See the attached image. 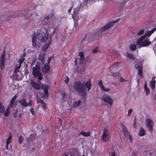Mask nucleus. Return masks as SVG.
<instances>
[{
    "label": "nucleus",
    "mask_w": 156,
    "mask_h": 156,
    "mask_svg": "<svg viewBox=\"0 0 156 156\" xmlns=\"http://www.w3.org/2000/svg\"><path fill=\"white\" fill-rule=\"evenodd\" d=\"M91 83L90 80H89L86 83H83L80 81H75L74 83L73 87L76 92L84 97L87 95V91L86 88L89 91L91 88Z\"/></svg>",
    "instance_id": "nucleus-1"
},
{
    "label": "nucleus",
    "mask_w": 156,
    "mask_h": 156,
    "mask_svg": "<svg viewBox=\"0 0 156 156\" xmlns=\"http://www.w3.org/2000/svg\"><path fill=\"white\" fill-rule=\"evenodd\" d=\"M45 32L39 30L37 31L36 37L37 38L42 42H45L49 38L48 32L45 30Z\"/></svg>",
    "instance_id": "nucleus-2"
},
{
    "label": "nucleus",
    "mask_w": 156,
    "mask_h": 156,
    "mask_svg": "<svg viewBox=\"0 0 156 156\" xmlns=\"http://www.w3.org/2000/svg\"><path fill=\"white\" fill-rule=\"evenodd\" d=\"M119 20H115L112 22H110L108 23L107 25L101 27L100 30L98 32H96V35H97L99 36H100L104 34V32L107 31L111 27L114 25V23L117 22Z\"/></svg>",
    "instance_id": "nucleus-3"
},
{
    "label": "nucleus",
    "mask_w": 156,
    "mask_h": 156,
    "mask_svg": "<svg viewBox=\"0 0 156 156\" xmlns=\"http://www.w3.org/2000/svg\"><path fill=\"white\" fill-rule=\"evenodd\" d=\"M119 20H115L112 22H110L108 23L107 25L101 27L100 30L98 32H96V35H97L99 36H100L104 34V32L107 31L111 27L114 25V23L117 22Z\"/></svg>",
    "instance_id": "nucleus-4"
},
{
    "label": "nucleus",
    "mask_w": 156,
    "mask_h": 156,
    "mask_svg": "<svg viewBox=\"0 0 156 156\" xmlns=\"http://www.w3.org/2000/svg\"><path fill=\"white\" fill-rule=\"evenodd\" d=\"M144 36H142L139 38L136 41V45H139L138 48H140L141 47L147 46L151 43V41H149L148 38H146Z\"/></svg>",
    "instance_id": "nucleus-5"
},
{
    "label": "nucleus",
    "mask_w": 156,
    "mask_h": 156,
    "mask_svg": "<svg viewBox=\"0 0 156 156\" xmlns=\"http://www.w3.org/2000/svg\"><path fill=\"white\" fill-rule=\"evenodd\" d=\"M32 74L35 77H37L39 80H42V74L40 71V63L38 62L36 63L35 67H33Z\"/></svg>",
    "instance_id": "nucleus-6"
},
{
    "label": "nucleus",
    "mask_w": 156,
    "mask_h": 156,
    "mask_svg": "<svg viewBox=\"0 0 156 156\" xmlns=\"http://www.w3.org/2000/svg\"><path fill=\"white\" fill-rule=\"evenodd\" d=\"M109 137V134L108 129L106 128H105L103 130L101 139L104 142H106L108 140Z\"/></svg>",
    "instance_id": "nucleus-7"
},
{
    "label": "nucleus",
    "mask_w": 156,
    "mask_h": 156,
    "mask_svg": "<svg viewBox=\"0 0 156 156\" xmlns=\"http://www.w3.org/2000/svg\"><path fill=\"white\" fill-rule=\"evenodd\" d=\"M145 121L147 127L150 132L152 133L154 126L153 121L150 118L146 119Z\"/></svg>",
    "instance_id": "nucleus-8"
},
{
    "label": "nucleus",
    "mask_w": 156,
    "mask_h": 156,
    "mask_svg": "<svg viewBox=\"0 0 156 156\" xmlns=\"http://www.w3.org/2000/svg\"><path fill=\"white\" fill-rule=\"evenodd\" d=\"M103 100L105 102H107L110 105H112L113 100L107 94H104L101 99Z\"/></svg>",
    "instance_id": "nucleus-9"
},
{
    "label": "nucleus",
    "mask_w": 156,
    "mask_h": 156,
    "mask_svg": "<svg viewBox=\"0 0 156 156\" xmlns=\"http://www.w3.org/2000/svg\"><path fill=\"white\" fill-rule=\"evenodd\" d=\"M50 88V86L49 85H47L44 83L42 84L41 85L42 89L43 90L44 93L46 96L47 98H48L49 96L48 90Z\"/></svg>",
    "instance_id": "nucleus-10"
},
{
    "label": "nucleus",
    "mask_w": 156,
    "mask_h": 156,
    "mask_svg": "<svg viewBox=\"0 0 156 156\" xmlns=\"http://www.w3.org/2000/svg\"><path fill=\"white\" fill-rule=\"evenodd\" d=\"M30 84L32 87L35 89L39 90L41 87L40 85L41 83L40 81L37 83L31 80Z\"/></svg>",
    "instance_id": "nucleus-11"
},
{
    "label": "nucleus",
    "mask_w": 156,
    "mask_h": 156,
    "mask_svg": "<svg viewBox=\"0 0 156 156\" xmlns=\"http://www.w3.org/2000/svg\"><path fill=\"white\" fill-rule=\"evenodd\" d=\"M5 52L4 51L1 57L0 67L1 69H3L5 67Z\"/></svg>",
    "instance_id": "nucleus-12"
},
{
    "label": "nucleus",
    "mask_w": 156,
    "mask_h": 156,
    "mask_svg": "<svg viewBox=\"0 0 156 156\" xmlns=\"http://www.w3.org/2000/svg\"><path fill=\"white\" fill-rule=\"evenodd\" d=\"M50 67L49 64H45L42 68V71L44 73H47L49 72Z\"/></svg>",
    "instance_id": "nucleus-13"
},
{
    "label": "nucleus",
    "mask_w": 156,
    "mask_h": 156,
    "mask_svg": "<svg viewBox=\"0 0 156 156\" xmlns=\"http://www.w3.org/2000/svg\"><path fill=\"white\" fill-rule=\"evenodd\" d=\"M45 58V53L44 52H41L40 54L39 55L38 57V59L39 60H40L42 64H44V62L45 59L44 58Z\"/></svg>",
    "instance_id": "nucleus-14"
},
{
    "label": "nucleus",
    "mask_w": 156,
    "mask_h": 156,
    "mask_svg": "<svg viewBox=\"0 0 156 156\" xmlns=\"http://www.w3.org/2000/svg\"><path fill=\"white\" fill-rule=\"evenodd\" d=\"M121 127L122 128V131L124 133V135L126 136H128L130 134V133L128 131L126 127L122 124H121Z\"/></svg>",
    "instance_id": "nucleus-15"
},
{
    "label": "nucleus",
    "mask_w": 156,
    "mask_h": 156,
    "mask_svg": "<svg viewBox=\"0 0 156 156\" xmlns=\"http://www.w3.org/2000/svg\"><path fill=\"white\" fill-rule=\"evenodd\" d=\"M51 40L50 38L49 39H48L47 43L43 45L42 47V49L44 51H45L47 50L51 43Z\"/></svg>",
    "instance_id": "nucleus-16"
},
{
    "label": "nucleus",
    "mask_w": 156,
    "mask_h": 156,
    "mask_svg": "<svg viewBox=\"0 0 156 156\" xmlns=\"http://www.w3.org/2000/svg\"><path fill=\"white\" fill-rule=\"evenodd\" d=\"M135 67L136 69H138V74L141 76L143 74V69L142 67L139 65L136 64Z\"/></svg>",
    "instance_id": "nucleus-17"
},
{
    "label": "nucleus",
    "mask_w": 156,
    "mask_h": 156,
    "mask_svg": "<svg viewBox=\"0 0 156 156\" xmlns=\"http://www.w3.org/2000/svg\"><path fill=\"white\" fill-rule=\"evenodd\" d=\"M119 63L118 62H115L114 63L113 65L111 66L110 68V72H111L112 70L111 69V68L112 70H116L118 69L119 67Z\"/></svg>",
    "instance_id": "nucleus-18"
},
{
    "label": "nucleus",
    "mask_w": 156,
    "mask_h": 156,
    "mask_svg": "<svg viewBox=\"0 0 156 156\" xmlns=\"http://www.w3.org/2000/svg\"><path fill=\"white\" fill-rule=\"evenodd\" d=\"M155 30H156V28H153L150 31H147L143 36H144L145 37L147 36L150 37Z\"/></svg>",
    "instance_id": "nucleus-19"
},
{
    "label": "nucleus",
    "mask_w": 156,
    "mask_h": 156,
    "mask_svg": "<svg viewBox=\"0 0 156 156\" xmlns=\"http://www.w3.org/2000/svg\"><path fill=\"white\" fill-rule=\"evenodd\" d=\"M19 102L24 107H27V101L25 99H22L19 101Z\"/></svg>",
    "instance_id": "nucleus-20"
},
{
    "label": "nucleus",
    "mask_w": 156,
    "mask_h": 156,
    "mask_svg": "<svg viewBox=\"0 0 156 156\" xmlns=\"http://www.w3.org/2000/svg\"><path fill=\"white\" fill-rule=\"evenodd\" d=\"M79 56L80 57V63L81 64L82 63V62L83 61L84 56L83 52H80L79 54Z\"/></svg>",
    "instance_id": "nucleus-21"
},
{
    "label": "nucleus",
    "mask_w": 156,
    "mask_h": 156,
    "mask_svg": "<svg viewBox=\"0 0 156 156\" xmlns=\"http://www.w3.org/2000/svg\"><path fill=\"white\" fill-rule=\"evenodd\" d=\"M80 134H82L83 136L87 137L90 136L91 133L90 131L86 132L83 131H82L81 132Z\"/></svg>",
    "instance_id": "nucleus-22"
},
{
    "label": "nucleus",
    "mask_w": 156,
    "mask_h": 156,
    "mask_svg": "<svg viewBox=\"0 0 156 156\" xmlns=\"http://www.w3.org/2000/svg\"><path fill=\"white\" fill-rule=\"evenodd\" d=\"M72 17L75 21H77L79 19V14L73 13V14L72 15Z\"/></svg>",
    "instance_id": "nucleus-23"
},
{
    "label": "nucleus",
    "mask_w": 156,
    "mask_h": 156,
    "mask_svg": "<svg viewBox=\"0 0 156 156\" xmlns=\"http://www.w3.org/2000/svg\"><path fill=\"white\" fill-rule=\"evenodd\" d=\"M156 81L155 80H152L150 81V86L152 89H154L155 87V83Z\"/></svg>",
    "instance_id": "nucleus-24"
},
{
    "label": "nucleus",
    "mask_w": 156,
    "mask_h": 156,
    "mask_svg": "<svg viewBox=\"0 0 156 156\" xmlns=\"http://www.w3.org/2000/svg\"><path fill=\"white\" fill-rule=\"evenodd\" d=\"M145 133V130L143 129L142 127H141L139 133V135L140 136H144Z\"/></svg>",
    "instance_id": "nucleus-25"
},
{
    "label": "nucleus",
    "mask_w": 156,
    "mask_h": 156,
    "mask_svg": "<svg viewBox=\"0 0 156 156\" xmlns=\"http://www.w3.org/2000/svg\"><path fill=\"white\" fill-rule=\"evenodd\" d=\"M34 139V137L32 135H30L27 138V141L28 142H30L32 141Z\"/></svg>",
    "instance_id": "nucleus-26"
},
{
    "label": "nucleus",
    "mask_w": 156,
    "mask_h": 156,
    "mask_svg": "<svg viewBox=\"0 0 156 156\" xmlns=\"http://www.w3.org/2000/svg\"><path fill=\"white\" fill-rule=\"evenodd\" d=\"M17 96L16 95H15L11 99L10 102V105L11 106H12L13 105L14 102Z\"/></svg>",
    "instance_id": "nucleus-27"
},
{
    "label": "nucleus",
    "mask_w": 156,
    "mask_h": 156,
    "mask_svg": "<svg viewBox=\"0 0 156 156\" xmlns=\"http://www.w3.org/2000/svg\"><path fill=\"white\" fill-rule=\"evenodd\" d=\"M112 75L113 76L114 78H118L120 76L119 73L117 72L114 73H112Z\"/></svg>",
    "instance_id": "nucleus-28"
},
{
    "label": "nucleus",
    "mask_w": 156,
    "mask_h": 156,
    "mask_svg": "<svg viewBox=\"0 0 156 156\" xmlns=\"http://www.w3.org/2000/svg\"><path fill=\"white\" fill-rule=\"evenodd\" d=\"M81 103L80 100H79L78 101H75L73 104V106L74 107H77L80 105Z\"/></svg>",
    "instance_id": "nucleus-29"
},
{
    "label": "nucleus",
    "mask_w": 156,
    "mask_h": 156,
    "mask_svg": "<svg viewBox=\"0 0 156 156\" xmlns=\"http://www.w3.org/2000/svg\"><path fill=\"white\" fill-rule=\"evenodd\" d=\"M10 108H8L5 111V112L4 115L5 116H7L10 113Z\"/></svg>",
    "instance_id": "nucleus-30"
},
{
    "label": "nucleus",
    "mask_w": 156,
    "mask_h": 156,
    "mask_svg": "<svg viewBox=\"0 0 156 156\" xmlns=\"http://www.w3.org/2000/svg\"><path fill=\"white\" fill-rule=\"evenodd\" d=\"M136 48V45L135 44H132L130 45V49L131 50L135 51Z\"/></svg>",
    "instance_id": "nucleus-31"
},
{
    "label": "nucleus",
    "mask_w": 156,
    "mask_h": 156,
    "mask_svg": "<svg viewBox=\"0 0 156 156\" xmlns=\"http://www.w3.org/2000/svg\"><path fill=\"white\" fill-rule=\"evenodd\" d=\"M5 108L2 105V103L0 102V112L3 113L5 111Z\"/></svg>",
    "instance_id": "nucleus-32"
},
{
    "label": "nucleus",
    "mask_w": 156,
    "mask_h": 156,
    "mask_svg": "<svg viewBox=\"0 0 156 156\" xmlns=\"http://www.w3.org/2000/svg\"><path fill=\"white\" fill-rule=\"evenodd\" d=\"M127 56L128 58L132 60H134L135 59V58L134 57L133 55V54H127Z\"/></svg>",
    "instance_id": "nucleus-33"
},
{
    "label": "nucleus",
    "mask_w": 156,
    "mask_h": 156,
    "mask_svg": "<svg viewBox=\"0 0 156 156\" xmlns=\"http://www.w3.org/2000/svg\"><path fill=\"white\" fill-rule=\"evenodd\" d=\"M98 84L101 89L102 88H104V86L102 83V82L101 80H100L98 81Z\"/></svg>",
    "instance_id": "nucleus-34"
},
{
    "label": "nucleus",
    "mask_w": 156,
    "mask_h": 156,
    "mask_svg": "<svg viewBox=\"0 0 156 156\" xmlns=\"http://www.w3.org/2000/svg\"><path fill=\"white\" fill-rule=\"evenodd\" d=\"M32 44L34 46H35L36 45V39L35 37H32Z\"/></svg>",
    "instance_id": "nucleus-35"
},
{
    "label": "nucleus",
    "mask_w": 156,
    "mask_h": 156,
    "mask_svg": "<svg viewBox=\"0 0 156 156\" xmlns=\"http://www.w3.org/2000/svg\"><path fill=\"white\" fill-rule=\"evenodd\" d=\"M37 103H41L42 104L44 101L40 99L38 97H37Z\"/></svg>",
    "instance_id": "nucleus-36"
},
{
    "label": "nucleus",
    "mask_w": 156,
    "mask_h": 156,
    "mask_svg": "<svg viewBox=\"0 0 156 156\" xmlns=\"http://www.w3.org/2000/svg\"><path fill=\"white\" fill-rule=\"evenodd\" d=\"M18 140L19 144H21L23 143V138L22 137V136H20L18 138Z\"/></svg>",
    "instance_id": "nucleus-37"
},
{
    "label": "nucleus",
    "mask_w": 156,
    "mask_h": 156,
    "mask_svg": "<svg viewBox=\"0 0 156 156\" xmlns=\"http://www.w3.org/2000/svg\"><path fill=\"white\" fill-rule=\"evenodd\" d=\"M80 8V7L78 8V7H77L76 8H75L74 10L73 13L79 14L78 12L80 11V10H79Z\"/></svg>",
    "instance_id": "nucleus-38"
},
{
    "label": "nucleus",
    "mask_w": 156,
    "mask_h": 156,
    "mask_svg": "<svg viewBox=\"0 0 156 156\" xmlns=\"http://www.w3.org/2000/svg\"><path fill=\"white\" fill-rule=\"evenodd\" d=\"M40 97L42 98H46V96L45 94L42 93H41L39 94Z\"/></svg>",
    "instance_id": "nucleus-39"
},
{
    "label": "nucleus",
    "mask_w": 156,
    "mask_h": 156,
    "mask_svg": "<svg viewBox=\"0 0 156 156\" xmlns=\"http://www.w3.org/2000/svg\"><path fill=\"white\" fill-rule=\"evenodd\" d=\"M145 90L146 92V95L147 96L150 93V90L149 88H146V89H144Z\"/></svg>",
    "instance_id": "nucleus-40"
},
{
    "label": "nucleus",
    "mask_w": 156,
    "mask_h": 156,
    "mask_svg": "<svg viewBox=\"0 0 156 156\" xmlns=\"http://www.w3.org/2000/svg\"><path fill=\"white\" fill-rule=\"evenodd\" d=\"M25 58H20L18 60V62L21 65V63L23 62Z\"/></svg>",
    "instance_id": "nucleus-41"
},
{
    "label": "nucleus",
    "mask_w": 156,
    "mask_h": 156,
    "mask_svg": "<svg viewBox=\"0 0 156 156\" xmlns=\"http://www.w3.org/2000/svg\"><path fill=\"white\" fill-rule=\"evenodd\" d=\"M101 90L103 91H105V92H109L110 90V89L105 88L104 86V88H102L101 89Z\"/></svg>",
    "instance_id": "nucleus-42"
},
{
    "label": "nucleus",
    "mask_w": 156,
    "mask_h": 156,
    "mask_svg": "<svg viewBox=\"0 0 156 156\" xmlns=\"http://www.w3.org/2000/svg\"><path fill=\"white\" fill-rule=\"evenodd\" d=\"M55 30H56L55 29H54V30L53 31V32H52V34H50L49 37L48 39H49L51 38V40L52 37L53 35L54 34H55Z\"/></svg>",
    "instance_id": "nucleus-43"
},
{
    "label": "nucleus",
    "mask_w": 156,
    "mask_h": 156,
    "mask_svg": "<svg viewBox=\"0 0 156 156\" xmlns=\"http://www.w3.org/2000/svg\"><path fill=\"white\" fill-rule=\"evenodd\" d=\"M98 48L97 47L92 50V52L94 53H95L98 52Z\"/></svg>",
    "instance_id": "nucleus-44"
},
{
    "label": "nucleus",
    "mask_w": 156,
    "mask_h": 156,
    "mask_svg": "<svg viewBox=\"0 0 156 156\" xmlns=\"http://www.w3.org/2000/svg\"><path fill=\"white\" fill-rule=\"evenodd\" d=\"M144 32V31L143 30H142L139 31L137 33V35H141Z\"/></svg>",
    "instance_id": "nucleus-45"
},
{
    "label": "nucleus",
    "mask_w": 156,
    "mask_h": 156,
    "mask_svg": "<svg viewBox=\"0 0 156 156\" xmlns=\"http://www.w3.org/2000/svg\"><path fill=\"white\" fill-rule=\"evenodd\" d=\"M61 94L62 95L63 99H64L65 100V92H64V91H62L61 92Z\"/></svg>",
    "instance_id": "nucleus-46"
},
{
    "label": "nucleus",
    "mask_w": 156,
    "mask_h": 156,
    "mask_svg": "<svg viewBox=\"0 0 156 156\" xmlns=\"http://www.w3.org/2000/svg\"><path fill=\"white\" fill-rule=\"evenodd\" d=\"M27 107L28 106H31L32 105V100H30L29 102L28 103L27 102Z\"/></svg>",
    "instance_id": "nucleus-47"
},
{
    "label": "nucleus",
    "mask_w": 156,
    "mask_h": 156,
    "mask_svg": "<svg viewBox=\"0 0 156 156\" xmlns=\"http://www.w3.org/2000/svg\"><path fill=\"white\" fill-rule=\"evenodd\" d=\"M42 107L44 109H45L47 107L46 104L44 102H43V103L42 104Z\"/></svg>",
    "instance_id": "nucleus-48"
},
{
    "label": "nucleus",
    "mask_w": 156,
    "mask_h": 156,
    "mask_svg": "<svg viewBox=\"0 0 156 156\" xmlns=\"http://www.w3.org/2000/svg\"><path fill=\"white\" fill-rule=\"evenodd\" d=\"M119 81L120 82H126L127 80H125L122 77H121L119 79Z\"/></svg>",
    "instance_id": "nucleus-49"
},
{
    "label": "nucleus",
    "mask_w": 156,
    "mask_h": 156,
    "mask_svg": "<svg viewBox=\"0 0 156 156\" xmlns=\"http://www.w3.org/2000/svg\"><path fill=\"white\" fill-rule=\"evenodd\" d=\"M24 67H25V73H26V71H27V73H28V69H27V68L28 67V65L27 64H24Z\"/></svg>",
    "instance_id": "nucleus-50"
},
{
    "label": "nucleus",
    "mask_w": 156,
    "mask_h": 156,
    "mask_svg": "<svg viewBox=\"0 0 156 156\" xmlns=\"http://www.w3.org/2000/svg\"><path fill=\"white\" fill-rule=\"evenodd\" d=\"M30 111L31 114L33 115H34L35 114L34 110L33 108H32L30 109Z\"/></svg>",
    "instance_id": "nucleus-51"
},
{
    "label": "nucleus",
    "mask_w": 156,
    "mask_h": 156,
    "mask_svg": "<svg viewBox=\"0 0 156 156\" xmlns=\"http://www.w3.org/2000/svg\"><path fill=\"white\" fill-rule=\"evenodd\" d=\"M52 16V15H48V16H45L44 17V18L47 20H48L50 19Z\"/></svg>",
    "instance_id": "nucleus-52"
},
{
    "label": "nucleus",
    "mask_w": 156,
    "mask_h": 156,
    "mask_svg": "<svg viewBox=\"0 0 156 156\" xmlns=\"http://www.w3.org/2000/svg\"><path fill=\"white\" fill-rule=\"evenodd\" d=\"M11 142V140L7 139L6 143L7 144H9Z\"/></svg>",
    "instance_id": "nucleus-53"
},
{
    "label": "nucleus",
    "mask_w": 156,
    "mask_h": 156,
    "mask_svg": "<svg viewBox=\"0 0 156 156\" xmlns=\"http://www.w3.org/2000/svg\"><path fill=\"white\" fill-rule=\"evenodd\" d=\"M132 111V109H130L129 110L128 112V115L129 116H130V114L131 113Z\"/></svg>",
    "instance_id": "nucleus-54"
},
{
    "label": "nucleus",
    "mask_w": 156,
    "mask_h": 156,
    "mask_svg": "<svg viewBox=\"0 0 156 156\" xmlns=\"http://www.w3.org/2000/svg\"><path fill=\"white\" fill-rule=\"evenodd\" d=\"M51 61V57L49 58L47 60L48 63H47L48 64H49V63Z\"/></svg>",
    "instance_id": "nucleus-55"
},
{
    "label": "nucleus",
    "mask_w": 156,
    "mask_h": 156,
    "mask_svg": "<svg viewBox=\"0 0 156 156\" xmlns=\"http://www.w3.org/2000/svg\"><path fill=\"white\" fill-rule=\"evenodd\" d=\"M68 80H69L68 77H67L66 78V79L65 80V82L66 83H68Z\"/></svg>",
    "instance_id": "nucleus-56"
},
{
    "label": "nucleus",
    "mask_w": 156,
    "mask_h": 156,
    "mask_svg": "<svg viewBox=\"0 0 156 156\" xmlns=\"http://www.w3.org/2000/svg\"><path fill=\"white\" fill-rule=\"evenodd\" d=\"M111 156H116L115 153V151H113L112 152L111 154Z\"/></svg>",
    "instance_id": "nucleus-57"
},
{
    "label": "nucleus",
    "mask_w": 156,
    "mask_h": 156,
    "mask_svg": "<svg viewBox=\"0 0 156 156\" xmlns=\"http://www.w3.org/2000/svg\"><path fill=\"white\" fill-rule=\"evenodd\" d=\"M18 72H19V71L18 70V69H16V68H15L14 69V72L15 73V74L16 73Z\"/></svg>",
    "instance_id": "nucleus-58"
},
{
    "label": "nucleus",
    "mask_w": 156,
    "mask_h": 156,
    "mask_svg": "<svg viewBox=\"0 0 156 156\" xmlns=\"http://www.w3.org/2000/svg\"><path fill=\"white\" fill-rule=\"evenodd\" d=\"M148 87H147V84L146 83V82H145V85H144V89H146V88H148Z\"/></svg>",
    "instance_id": "nucleus-59"
},
{
    "label": "nucleus",
    "mask_w": 156,
    "mask_h": 156,
    "mask_svg": "<svg viewBox=\"0 0 156 156\" xmlns=\"http://www.w3.org/2000/svg\"><path fill=\"white\" fill-rule=\"evenodd\" d=\"M129 136V139L130 140V141L131 142L132 141V137L131 136L130 134L128 135Z\"/></svg>",
    "instance_id": "nucleus-60"
},
{
    "label": "nucleus",
    "mask_w": 156,
    "mask_h": 156,
    "mask_svg": "<svg viewBox=\"0 0 156 156\" xmlns=\"http://www.w3.org/2000/svg\"><path fill=\"white\" fill-rule=\"evenodd\" d=\"M21 66V65L19 64V65L18 66L16 67L15 68H16L17 69H18L20 68Z\"/></svg>",
    "instance_id": "nucleus-61"
},
{
    "label": "nucleus",
    "mask_w": 156,
    "mask_h": 156,
    "mask_svg": "<svg viewBox=\"0 0 156 156\" xmlns=\"http://www.w3.org/2000/svg\"><path fill=\"white\" fill-rule=\"evenodd\" d=\"M132 156H137L135 152H133L132 155Z\"/></svg>",
    "instance_id": "nucleus-62"
},
{
    "label": "nucleus",
    "mask_w": 156,
    "mask_h": 156,
    "mask_svg": "<svg viewBox=\"0 0 156 156\" xmlns=\"http://www.w3.org/2000/svg\"><path fill=\"white\" fill-rule=\"evenodd\" d=\"M72 9V7H71L70 9H69L68 10V12L69 14H70V13L71 12V10Z\"/></svg>",
    "instance_id": "nucleus-63"
},
{
    "label": "nucleus",
    "mask_w": 156,
    "mask_h": 156,
    "mask_svg": "<svg viewBox=\"0 0 156 156\" xmlns=\"http://www.w3.org/2000/svg\"><path fill=\"white\" fill-rule=\"evenodd\" d=\"M12 135L11 134V135H9V136L8 138L7 139H9L11 140V139H12Z\"/></svg>",
    "instance_id": "nucleus-64"
}]
</instances>
